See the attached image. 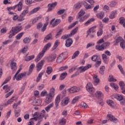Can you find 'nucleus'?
<instances>
[{"label": "nucleus", "instance_id": "4be33fe9", "mask_svg": "<svg viewBox=\"0 0 125 125\" xmlns=\"http://www.w3.org/2000/svg\"><path fill=\"white\" fill-rule=\"evenodd\" d=\"M70 102V100L68 98H65L61 103L62 106H66Z\"/></svg>", "mask_w": 125, "mask_h": 125}, {"label": "nucleus", "instance_id": "dca6fc26", "mask_svg": "<svg viewBox=\"0 0 125 125\" xmlns=\"http://www.w3.org/2000/svg\"><path fill=\"white\" fill-rule=\"evenodd\" d=\"M72 44H73V40L71 38L67 39L65 41V46L66 47H70Z\"/></svg>", "mask_w": 125, "mask_h": 125}, {"label": "nucleus", "instance_id": "39448f33", "mask_svg": "<svg viewBox=\"0 0 125 125\" xmlns=\"http://www.w3.org/2000/svg\"><path fill=\"white\" fill-rule=\"evenodd\" d=\"M29 13V8H25L20 15L18 21L20 22H22L24 20V17L26 16V14Z\"/></svg>", "mask_w": 125, "mask_h": 125}, {"label": "nucleus", "instance_id": "f03ea898", "mask_svg": "<svg viewBox=\"0 0 125 125\" xmlns=\"http://www.w3.org/2000/svg\"><path fill=\"white\" fill-rule=\"evenodd\" d=\"M21 30H22V27L21 26H16L12 27L9 31V35L8 36L9 39H11V38L14 37V36H15L16 34H18Z\"/></svg>", "mask_w": 125, "mask_h": 125}, {"label": "nucleus", "instance_id": "9d476101", "mask_svg": "<svg viewBox=\"0 0 125 125\" xmlns=\"http://www.w3.org/2000/svg\"><path fill=\"white\" fill-rule=\"evenodd\" d=\"M107 119L109 120L111 122H112L113 123H115L116 124V123H118V119L116 118L114 116L112 115L111 114H108L107 116Z\"/></svg>", "mask_w": 125, "mask_h": 125}, {"label": "nucleus", "instance_id": "a878e982", "mask_svg": "<svg viewBox=\"0 0 125 125\" xmlns=\"http://www.w3.org/2000/svg\"><path fill=\"white\" fill-rule=\"evenodd\" d=\"M16 63L14 62H12L10 64V67L11 70L12 71H15L17 69V67L16 66Z\"/></svg>", "mask_w": 125, "mask_h": 125}, {"label": "nucleus", "instance_id": "2eb2a0df", "mask_svg": "<svg viewBox=\"0 0 125 125\" xmlns=\"http://www.w3.org/2000/svg\"><path fill=\"white\" fill-rule=\"evenodd\" d=\"M40 100H36V97H32L30 100L29 102L31 103H32L33 105H39V102H40Z\"/></svg>", "mask_w": 125, "mask_h": 125}, {"label": "nucleus", "instance_id": "a19ab883", "mask_svg": "<svg viewBox=\"0 0 125 125\" xmlns=\"http://www.w3.org/2000/svg\"><path fill=\"white\" fill-rule=\"evenodd\" d=\"M80 54V51H76L75 52V53L73 54V55L72 57V59H75L76 57H78L79 56V55Z\"/></svg>", "mask_w": 125, "mask_h": 125}, {"label": "nucleus", "instance_id": "473e14b6", "mask_svg": "<svg viewBox=\"0 0 125 125\" xmlns=\"http://www.w3.org/2000/svg\"><path fill=\"white\" fill-rule=\"evenodd\" d=\"M85 14V12L83 11V10H81L78 14V15L77 16V18H79V17H82Z\"/></svg>", "mask_w": 125, "mask_h": 125}, {"label": "nucleus", "instance_id": "bf43d9fd", "mask_svg": "<svg viewBox=\"0 0 125 125\" xmlns=\"http://www.w3.org/2000/svg\"><path fill=\"white\" fill-rule=\"evenodd\" d=\"M63 31H64V29L62 28V29H60L59 32H58V33L56 36V39H57V38H58L59 36H60L62 34V33H63Z\"/></svg>", "mask_w": 125, "mask_h": 125}, {"label": "nucleus", "instance_id": "72a5a7b5", "mask_svg": "<svg viewBox=\"0 0 125 125\" xmlns=\"http://www.w3.org/2000/svg\"><path fill=\"white\" fill-rule=\"evenodd\" d=\"M102 59L105 64H108V60H107V55L105 54H103L102 55Z\"/></svg>", "mask_w": 125, "mask_h": 125}, {"label": "nucleus", "instance_id": "0eeeda50", "mask_svg": "<svg viewBox=\"0 0 125 125\" xmlns=\"http://www.w3.org/2000/svg\"><path fill=\"white\" fill-rule=\"evenodd\" d=\"M86 90L91 93V94L94 93V88H93V86H92V84L90 83H88L86 85Z\"/></svg>", "mask_w": 125, "mask_h": 125}, {"label": "nucleus", "instance_id": "13d9d810", "mask_svg": "<svg viewBox=\"0 0 125 125\" xmlns=\"http://www.w3.org/2000/svg\"><path fill=\"white\" fill-rule=\"evenodd\" d=\"M68 38H71V35H70V34L68 35H63L62 37H61V39L62 40H67V39H68Z\"/></svg>", "mask_w": 125, "mask_h": 125}, {"label": "nucleus", "instance_id": "09e8293b", "mask_svg": "<svg viewBox=\"0 0 125 125\" xmlns=\"http://www.w3.org/2000/svg\"><path fill=\"white\" fill-rule=\"evenodd\" d=\"M35 58V56L32 55L29 57H27L25 59V61L28 62V61H31V60H33Z\"/></svg>", "mask_w": 125, "mask_h": 125}, {"label": "nucleus", "instance_id": "0e129e2a", "mask_svg": "<svg viewBox=\"0 0 125 125\" xmlns=\"http://www.w3.org/2000/svg\"><path fill=\"white\" fill-rule=\"evenodd\" d=\"M97 58H98V56H97V55H95L91 57V60L94 62H96V61H97Z\"/></svg>", "mask_w": 125, "mask_h": 125}, {"label": "nucleus", "instance_id": "3c124183", "mask_svg": "<svg viewBox=\"0 0 125 125\" xmlns=\"http://www.w3.org/2000/svg\"><path fill=\"white\" fill-rule=\"evenodd\" d=\"M11 79V77H10V76L7 78L5 79V80L4 81L3 83L1 84V86H2V85H3V84H5L6 83H8V82H9L10 81Z\"/></svg>", "mask_w": 125, "mask_h": 125}, {"label": "nucleus", "instance_id": "c9c22d12", "mask_svg": "<svg viewBox=\"0 0 125 125\" xmlns=\"http://www.w3.org/2000/svg\"><path fill=\"white\" fill-rule=\"evenodd\" d=\"M48 94H50V95H52L54 97L55 96V88H54V87H52V88L50 89V91Z\"/></svg>", "mask_w": 125, "mask_h": 125}, {"label": "nucleus", "instance_id": "338daca9", "mask_svg": "<svg viewBox=\"0 0 125 125\" xmlns=\"http://www.w3.org/2000/svg\"><path fill=\"white\" fill-rule=\"evenodd\" d=\"M102 44H103V46L104 47V48H106L107 47H108V46H109V45H110V42H105Z\"/></svg>", "mask_w": 125, "mask_h": 125}, {"label": "nucleus", "instance_id": "774afa93", "mask_svg": "<svg viewBox=\"0 0 125 125\" xmlns=\"http://www.w3.org/2000/svg\"><path fill=\"white\" fill-rule=\"evenodd\" d=\"M123 41H124V39H123V38L122 37H118L117 38V39L116 40V42H117V43H119V42H123Z\"/></svg>", "mask_w": 125, "mask_h": 125}, {"label": "nucleus", "instance_id": "a211bd4d", "mask_svg": "<svg viewBox=\"0 0 125 125\" xmlns=\"http://www.w3.org/2000/svg\"><path fill=\"white\" fill-rule=\"evenodd\" d=\"M26 75H27V73L26 72H23L22 73H20L16 77V80L17 81H21V80L22 78H25V77H26Z\"/></svg>", "mask_w": 125, "mask_h": 125}, {"label": "nucleus", "instance_id": "2f4dec72", "mask_svg": "<svg viewBox=\"0 0 125 125\" xmlns=\"http://www.w3.org/2000/svg\"><path fill=\"white\" fill-rule=\"evenodd\" d=\"M78 29H79V27H78L73 29L71 31L70 34H69V35H70V37H72V36H74V35H76V34H77V32H78Z\"/></svg>", "mask_w": 125, "mask_h": 125}, {"label": "nucleus", "instance_id": "e433bc0d", "mask_svg": "<svg viewBox=\"0 0 125 125\" xmlns=\"http://www.w3.org/2000/svg\"><path fill=\"white\" fill-rule=\"evenodd\" d=\"M53 69H52V67L51 66H48L47 67V70L46 71V73L48 75H50L52 72H53Z\"/></svg>", "mask_w": 125, "mask_h": 125}, {"label": "nucleus", "instance_id": "7c9ffc66", "mask_svg": "<svg viewBox=\"0 0 125 125\" xmlns=\"http://www.w3.org/2000/svg\"><path fill=\"white\" fill-rule=\"evenodd\" d=\"M67 72H63L61 73L60 76V81H63L64 79L67 77Z\"/></svg>", "mask_w": 125, "mask_h": 125}, {"label": "nucleus", "instance_id": "393cba45", "mask_svg": "<svg viewBox=\"0 0 125 125\" xmlns=\"http://www.w3.org/2000/svg\"><path fill=\"white\" fill-rule=\"evenodd\" d=\"M34 68H35V64H32L29 67V71L27 72V76H30V75H31Z\"/></svg>", "mask_w": 125, "mask_h": 125}, {"label": "nucleus", "instance_id": "f704fd0d", "mask_svg": "<svg viewBox=\"0 0 125 125\" xmlns=\"http://www.w3.org/2000/svg\"><path fill=\"white\" fill-rule=\"evenodd\" d=\"M95 95L97 98H100L103 97V93H102V92L101 91H97L95 93Z\"/></svg>", "mask_w": 125, "mask_h": 125}, {"label": "nucleus", "instance_id": "20e7f679", "mask_svg": "<svg viewBox=\"0 0 125 125\" xmlns=\"http://www.w3.org/2000/svg\"><path fill=\"white\" fill-rule=\"evenodd\" d=\"M67 56H68V53H67V52L62 53L57 58L56 60L57 63H61L62 62H63V61L67 58Z\"/></svg>", "mask_w": 125, "mask_h": 125}, {"label": "nucleus", "instance_id": "49530a36", "mask_svg": "<svg viewBox=\"0 0 125 125\" xmlns=\"http://www.w3.org/2000/svg\"><path fill=\"white\" fill-rule=\"evenodd\" d=\"M47 25H48V21L46 22L43 25V27L41 30L42 32H44L46 30V27H47Z\"/></svg>", "mask_w": 125, "mask_h": 125}, {"label": "nucleus", "instance_id": "79ce46f5", "mask_svg": "<svg viewBox=\"0 0 125 125\" xmlns=\"http://www.w3.org/2000/svg\"><path fill=\"white\" fill-rule=\"evenodd\" d=\"M116 14H117V12H116L115 11L112 12L109 15L110 19H114V18H115V15Z\"/></svg>", "mask_w": 125, "mask_h": 125}, {"label": "nucleus", "instance_id": "ea45409f", "mask_svg": "<svg viewBox=\"0 0 125 125\" xmlns=\"http://www.w3.org/2000/svg\"><path fill=\"white\" fill-rule=\"evenodd\" d=\"M104 12H101L96 15V16L98 17V18H99V19H103V18L104 17Z\"/></svg>", "mask_w": 125, "mask_h": 125}, {"label": "nucleus", "instance_id": "680f3d73", "mask_svg": "<svg viewBox=\"0 0 125 125\" xmlns=\"http://www.w3.org/2000/svg\"><path fill=\"white\" fill-rule=\"evenodd\" d=\"M120 46L123 49H125V40H123L120 43Z\"/></svg>", "mask_w": 125, "mask_h": 125}, {"label": "nucleus", "instance_id": "b1692460", "mask_svg": "<svg viewBox=\"0 0 125 125\" xmlns=\"http://www.w3.org/2000/svg\"><path fill=\"white\" fill-rule=\"evenodd\" d=\"M53 106H54V103H52L50 104L45 108V111H47V112H49V111H50V109H51V108H52Z\"/></svg>", "mask_w": 125, "mask_h": 125}, {"label": "nucleus", "instance_id": "603ef678", "mask_svg": "<svg viewBox=\"0 0 125 125\" xmlns=\"http://www.w3.org/2000/svg\"><path fill=\"white\" fill-rule=\"evenodd\" d=\"M78 24V21H75L74 23L70 24L68 27V30H70V29H72V28H74V26H76Z\"/></svg>", "mask_w": 125, "mask_h": 125}, {"label": "nucleus", "instance_id": "c03bdc74", "mask_svg": "<svg viewBox=\"0 0 125 125\" xmlns=\"http://www.w3.org/2000/svg\"><path fill=\"white\" fill-rule=\"evenodd\" d=\"M103 34V29H102V28H100L99 30L97 33V35L98 37H100L101 36H102Z\"/></svg>", "mask_w": 125, "mask_h": 125}, {"label": "nucleus", "instance_id": "cd10ccee", "mask_svg": "<svg viewBox=\"0 0 125 125\" xmlns=\"http://www.w3.org/2000/svg\"><path fill=\"white\" fill-rule=\"evenodd\" d=\"M3 89L5 90V93H7L11 89V87L6 84L3 86Z\"/></svg>", "mask_w": 125, "mask_h": 125}, {"label": "nucleus", "instance_id": "aec40b11", "mask_svg": "<svg viewBox=\"0 0 125 125\" xmlns=\"http://www.w3.org/2000/svg\"><path fill=\"white\" fill-rule=\"evenodd\" d=\"M15 6L18 8V11H21V10H22V8H23V0H21L19 3L15 5Z\"/></svg>", "mask_w": 125, "mask_h": 125}, {"label": "nucleus", "instance_id": "c756f323", "mask_svg": "<svg viewBox=\"0 0 125 125\" xmlns=\"http://www.w3.org/2000/svg\"><path fill=\"white\" fill-rule=\"evenodd\" d=\"M96 49L98 50L99 51H102V50H104V47L103 44L99 45L98 44L95 47Z\"/></svg>", "mask_w": 125, "mask_h": 125}, {"label": "nucleus", "instance_id": "423d86ee", "mask_svg": "<svg viewBox=\"0 0 125 125\" xmlns=\"http://www.w3.org/2000/svg\"><path fill=\"white\" fill-rule=\"evenodd\" d=\"M60 23H61V19H58L55 21V19H53L50 22V24L52 25V27H56V26H57V25H58V24Z\"/></svg>", "mask_w": 125, "mask_h": 125}, {"label": "nucleus", "instance_id": "69168bd1", "mask_svg": "<svg viewBox=\"0 0 125 125\" xmlns=\"http://www.w3.org/2000/svg\"><path fill=\"white\" fill-rule=\"evenodd\" d=\"M59 43H60V42H59V40H57L54 45V49H56L57 48V47L59 45Z\"/></svg>", "mask_w": 125, "mask_h": 125}, {"label": "nucleus", "instance_id": "c85d7f7f", "mask_svg": "<svg viewBox=\"0 0 125 125\" xmlns=\"http://www.w3.org/2000/svg\"><path fill=\"white\" fill-rule=\"evenodd\" d=\"M95 19L94 18H91L87 21L84 24V26H88V25L90 24V23H92L95 21Z\"/></svg>", "mask_w": 125, "mask_h": 125}, {"label": "nucleus", "instance_id": "de8ad7c7", "mask_svg": "<svg viewBox=\"0 0 125 125\" xmlns=\"http://www.w3.org/2000/svg\"><path fill=\"white\" fill-rule=\"evenodd\" d=\"M110 85L112 87H113V88H114V89H115V90H117V89H118V88H119V86H118V84L115 83H110Z\"/></svg>", "mask_w": 125, "mask_h": 125}, {"label": "nucleus", "instance_id": "5fc2aeb1", "mask_svg": "<svg viewBox=\"0 0 125 125\" xmlns=\"http://www.w3.org/2000/svg\"><path fill=\"white\" fill-rule=\"evenodd\" d=\"M66 124V120L64 118H62L60 120V125H65Z\"/></svg>", "mask_w": 125, "mask_h": 125}, {"label": "nucleus", "instance_id": "a18cd8bd", "mask_svg": "<svg viewBox=\"0 0 125 125\" xmlns=\"http://www.w3.org/2000/svg\"><path fill=\"white\" fill-rule=\"evenodd\" d=\"M43 75V72H41L40 73H39L36 79L37 83H39V82H40V80H41V79H42V77Z\"/></svg>", "mask_w": 125, "mask_h": 125}, {"label": "nucleus", "instance_id": "4468645a", "mask_svg": "<svg viewBox=\"0 0 125 125\" xmlns=\"http://www.w3.org/2000/svg\"><path fill=\"white\" fill-rule=\"evenodd\" d=\"M57 55L55 54H52L48 56L47 58L48 62H53L54 60H55L57 57Z\"/></svg>", "mask_w": 125, "mask_h": 125}, {"label": "nucleus", "instance_id": "58836bf2", "mask_svg": "<svg viewBox=\"0 0 125 125\" xmlns=\"http://www.w3.org/2000/svg\"><path fill=\"white\" fill-rule=\"evenodd\" d=\"M24 34H25L24 32H21V33H20L19 34H18L16 36V40H21V38L22 37H23Z\"/></svg>", "mask_w": 125, "mask_h": 125}, {"label": "nucleus", "instance_id": "9b49d317", "mask_svg": "<svg viewBox=\"0 0 125 125\" xmlns=\"http://www.w3.org/2000/svg\"><path fill=\"white\" fill-rule=\"evenodd\" d=\"M81 90V88L79 87L73 86L71 88L69 89L70 93H75L76 92H79Z\"/></svg>", "mask_w": 125, "mask_h": 125}, {"label": "nucleus", "instance_id": "6e6d98bb", "mask_svg": "<svg viewBox=\"0 0 125 125\" xmlns=\"http://www.w3.org/2000/svg\"><path fill=\"white\" fill-rule=\"evenodd\" d=\"M104 71H105V66H102L100 68L99 72L101 75H104Z\"/></svg>", "mask_w": 125, "mask_h": 125}, {"label": "nucleus", "instance_id": "4d7b16f0", "mask_svg": "<svg viewBox=\"0 0 125 125\" xmlns=\"http://www.w3.org/2000/svg\"><path fill=\"white\" fill-rule=\"evenodd\" d=\"M79 99H80V97L79 96L75 97L72 101V104H75L76 102H78Z\"/></svg>", "mask_w": 125, "mask_h": 125}, {"label": "nucleus", "instance_id": "1a4fd4ad", "mask_svg": "<svg viewBox=\"0 0 125 125\" xmlns=\"http://www.w3.org/2000/svg\"><path fill=\"white\" fill-rule=\"evenodd\" d=\"M56 5H57V2H54V3L48 4L47 11H52V10H53V9L55 8Z\"/></svg>", "mask_w": 125, "mask_h": 125}, {"label": "nucleus", "instance_id": "5701e85b", "mask_svg": "<svg viewBox=\"0 0 125 125\" xmlns=\"http://www.w3.org/2000/svg\"><path fill=\"white\" fill-rule=\"evenodd\" d=\"M96 26H94L89 29V30L87 31V37H88V36H89L91 33H95L96 31L94 29H96Z\"/></svg>", "mask_w": 125, "mask_h": 125}, {"label": "nucleus", "instance_id": "e2e57ef3", "mask_svg": "<svg viewBox=\"0 0 125 125\" xmlns=\"http://www.w3.org/2000/svg\"><path fill=\"white\" fill-rule=\"evenodd\" d=\"M47 91L46 90H43L42 92H41V95L42 97L45 96V95H47Z\"/></svg>", "mask_w": 125, "mask_h": 125}, {"label": "nucleus", "instance_id": "412c9836", "mask_svg": "<svg viewBox=\"0 0 125 125\" xmlns=\"http://www.w3.org/2000/svg\"><path fill=\"white\" fill-rule=\"evenodd\" d=\"M89 17V15H85L83 17H80L79 18H77V19H79V22H83L85 20H86L87 18Z\"/></svg>", "mask_w": 125, "mask_h": 125}, {"label": "nucleus", "instance_id": "bb28decb", "mask_svg": "<svg viewBox=\"0 0 125 125\" xmlns=\"http://www.w3.org/2000/svg\"><path fill=\"white\" fill-rule=\"evenodd\" d=\"M106 103L109 106L112 107V108H114V107H115V103H114V101L111 100H107L106 101Z\"/></svg>", "mask_w": 125, "mask_h": 125}, {"label": "nucleus", "instance_id": "ddd939ff", "mask_svg": "<svg viewBox=\"0 0 125 125\" xmlns=\"http://www.w3.org/2000/svg\"><path fill=\"white\" fill-rule=\"evenodd\" d=\"M44 63V60H42L38 63V64L36 66L37 71H38V72H40V71L42 70V66H43Z\"/></svg>", "mask_w": 125, "mask_h": 125}, {"label": "nucleus", "instance_id": "8fccbe9b", "mask_svg": "<svg viewBox=\"0 0 125 125\" xmlns=\"http://www.w3.org/2000/svg\"><path fill=\"white\" fill-rule=\"evenodd\" d=\"M14 98H15V97H12L11 99L8 100L6 104L7 105H9L11 104V103H12V102H13V101H14V100H15L14 99Z\"/></svg>", "mask_w": 125, "mask_h": 125}, {"label": "nucleus", "instance_id": "864d4df0", "mask_svg": "<svg viewBox=\"0 0 125 125\" xmlns=\"http://www.w3.org/2000/svg\"><path fill=\"white\" fill-rule=\"evenodd\" d=\"M30 42H31V39L28 37H26L23 40V42H24V43H29Z\"/></svg>", "mask_w": 125, "mask_h": 125}, {"label": "nucleus", "instance_id": "37998d69", "mask_svg": "<svg viewBox=\"0 0 125 125\" xmlns=\"http://www.w3.org/2000/svg\"><path fill=\"white\" fill-rule=\"evenodd\" d=\"M83 5H84L85 8H86V9H90V8H91V6L88 4H87V3L86 2H84L83 3Z\"/></svg>", "mask_w": 125, "mask_h": 125}, {"label": "nucleus", "instance_id": "f3484780", "mask_svg": "<svg viewBox=\"0 0 125 125\" xmlns=\"http://www.w3.org/2000/svg\"><path fill=\"white\" fill-rule=\"evenodd\" d=\"M82 5H83V1H79L74 5L73 9L75 10L80 9L82 7Z\"/></svg>", "mask_w": 125, "mask_h": 125}, {"label": "nucleus", "instance_id": "6ab92c4d", "mask_svg": "<svg viewBox=\"0 0 125 125\" xmlns=\"http://www.w3.org/2000/svg\"><path fill=\"white\" fill-rule=\"evenodd\" d=\"M60 96H61L60 95H58L55 99V105L56 107L59 106V103H60V100H61V98Z\"/></svg>", "mask_w": 125, "mask_h": 125}, {"label": "nucleus", "instance_id": "052dcab7", "mask_svg": "<svg viewBox=\"0 0 125 125\" xmlns=\"http://www.w3.org/2000/svg\"><path fill=\"white\" fill-rule=\"evenodd\" d=\"M93 79L94 80V82L96 83H99V79H98V76L97 75H94L93 77Z\"/></svg>", "mask_w": 125, "mask_h": 125}, {"label": "nucleus", "instance_id": "4c0bfd02", "mask_svg": "<svg viewBox=\"0 0 125 125\" xmlns=\"http://www.w3.org/2000/svg\"><path fill=\"white\" fill-rule=\"evenodd\" d=\"M52 35L50 33L48 34L44 38V40L45 41H49V40H52Z\"/></svg>", "mask_w": 125, "mask_h": 125}, {"label": "nucleus", "instance_id": "f8f14e48", "mask_svg": "<svg viewBox=\"0 0 125 125\" xmlns=\"http://www.w3.org/2000/svg\"><path fill=\"white\" fill-rule=\"evenodd\" d=\"M90 68H91V65L90 64H88L85 66H81L79 67L80 73H83V72H85L86 70H88Z\"/></svg>", "mask_w": 125, "mask_h": 125}, {"label": "nucleus", "instance_id": "6e6552de", "mask_svg": "<svg viewBox=\"0 0 125 125\" xmlns=\"http://www.w3.org/2000/svg\"><path fill=\"white\" fill-rule=\"evenodd\" d=\"M53 97H54L53 96H52L49 94H47L45 99V103L46 104H49V103H51V102H52V99H53Z\"/></svg>", "mask_w": 125, "mask_h": 125}, {"label": "nucleus", "instance_id": "7ed1b4c3", "mask_svg": "<svg viewBox=\"0 0 125 125\" xmlns=\"http://www.w3.org/2000/svg\"><path fill=\"white\" fill-rule=\"evenodd\" d=\"M33 117H37L39 122H42V119L44 118L45 120H46V116H45V110L44 109L42 110L41 112L40 113L38 112H35L34 114H33Z\"/></svg>", "mask_w": 125, "mask_h": 125}, {"label": "nucleus", "instance_id": "f257e3e1", "mask_svg": "<svg viewBox=\"0 0 125 125\" xmlns=\"http://www.w3.org/2000/svg\"><path fill=\"white\" fill-rule=\"evenodd\" d=\"M50 46H51V43L50 42L47 43L44 46L42 52H41L38 54V55L35 59V62H39V61H40V60H41V59L42 58V57H43V55H44V53H45V52H46V51L48 50V49H49V48L50 47Z\"/></svg>", "mask_w": 125, "mask_h": 125}]
</instances>
